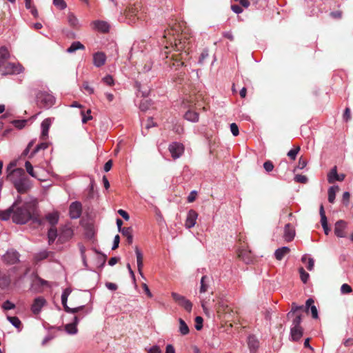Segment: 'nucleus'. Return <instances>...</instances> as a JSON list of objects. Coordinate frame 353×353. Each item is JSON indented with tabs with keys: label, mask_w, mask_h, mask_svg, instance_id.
<instances>
[{
	"label": "nucleus",
	"mask_w": 353,
	"mask_h": 353,
	"mask_svg": "<svg viewBox=\"0 0 353 353\" xmlns=\"http://www.w3.org/2000/svg\"><path fill=\"white\" fill-rule=\"evenodd\" d=\"M10 54L6 46L0 48V72L3 76L19 74L24 70L19 63L9 61Z\"/></svg>",
	"instance_id": "1"
},
{
	"label": "nucleus",
	"mask_w": 353,
	"mask_h": 353,
	"mask_svg": "<svg viewBox=\"0 0 353 353\" xmlns=\"http://www.w3.org/2000/svg\"><path fill=\"white\" fill-rule=\"evenodd\" d=\"M36 207V202H26L21 206L14 209L12 216V221L17 224H25L30 220L34 221L32 210ZM37 221V219H35Z\"/></svg>",
	"instance_id": "2"
},
{
	"label": "nucleus",
	"mask_w": 353,
	"mask_h": 353,
	"mask_svg": "<svg viewBox=\"0 0 353 353\" xmlns=\"http://www.w3.org/2000/svg\"><path fill=\"white\" fill-rule=\"evenodd\" d=\"M36 103L41 108L48 109L55 103V97L46 91H39L36 94Z\"/></svg>",
	"instance_id": "3"
},
{
	"label": "nucleus",
	"mask_w": 353,
	"mask_h": 353,
	"mask_svg": "<svg viewBox=\"0 0 353 353\" xmlns=\"http://www.w3.org/2000/svg\"><path fill=\"white\" fill-rule=\"evenodd\" d=\"M13 185L19 193L24 194L30 189L32 184L28 176H26L20 180L16 181Z\"/></svg>",
	"instance_id": "4"
},
{
	"label": "nucleus",
	"mask_w": 353,
	"mask_h": 353,
	"mask_svg": "<svg viewBox=\"0 0 353 353\" xmlns=\"http://www.w3.org/2000/svg\"><path fill=\"white\" fill-rule=\"evenodd\" d=\"M171 295L174 301L180 306L183 307L187 312H191L192 308V303L190 302V301L187 299L184 296H182L176 292H172Z\"/></svg>",
	"instance_id": "5"
},
{
	"label": "nucleus",
	"mask_w": 353,
	"mask_h": 353,
	"mask_svg": "<svg viewBox=\"0 0 353 353\" xmlns=\"http://www.w3.org/2000/svg\"><path fill=\"white\" fill-rule=\"evenodd\" d=\"M168 150L174 159H177L182 156L184 152V146L179 142H172L169 145Z\"/></svg>",
	"instance_id": "6"
},
{
	"label": "nucleus",
	"mask_w": 353,
	"mask_h": 353,
	"mask_svg": "<svg viewBox=\"0 0 353 353\" xmlns=\"http://www.w3.org/2000/svg\"><path fill=\"white\" fill-rule=\"evenodd\" d=\"M171 31H172V35L173 37H174L175 34H179V30L177 29L176 28H174L171 30ZM170 34V30H167V31H165V34L163 35V37L165 38H167L168 35ZM183 40V38H182V36H179V34H177V38H174V45L176 48V50H184L185 48V41H182Z\"/></svg>",
	"instance_id": "7"
},
{
	"label": "nucleus",
	"mask_w": 353,
	"mask_h": 353,
	"mask_svg": "<svg viewBox=\"0 0 353 353\" xmlns=\"http://www.w3.org/2000/svg\"><path fill=\"white\" fill-rule=\"evenodd\" d=\"M126 17L129 19L132 23H135L136 19L141 18L140 6L137 5L130 6L126 10Z\"/></svg>",
	"instance_id": "8"
},
{
	"label": "nucleus",
	"mask_w": 353,
	"mask_h": 353,
	"mask_svg": "<svg viewBox=\"0 0 353 353\" xmlns=\"http://www.w3.org/2000/svg\"><path fill=\"white\" fill-rule=\"evenodd\" d=\"M347 223L344 220H339L335 223L334 232L338 238H344L346 236V229Z\"/></svg>",
	"instance_id": "9"
},
{
	"label": "nucleus",
	"mask_w": 353,
	"mask_h": 353,
	"mask_svg": "<svg viewBox=\"0 0 353 353\" xmlns=\"http://www.w3.org/2000/svg\"><path fill=\"white\" fill-rule=\"evenodd\" d=\"M3 261L9 265H14L19 261V254L15 250H8L3 256Z\"/></svg>",
	"instance_id": "10"
},
{
	"label": "nucleus",
	"mask_w": 353,
	"mask_h": 353,
	"mask_svg": "<svg viewBox=\"0 0 353 353\" xmlns=\"http://www.w3.org/2000/svg\"><path fill=\"white\" fill-rule=\"evenodd\" d=\"M82 212V205L79 201L72 202L69 208V214L71 219H76L80 217Z\"/></svg>",
	"instance_id": "11"
},
{
	"label": "nucleus",
	"mask_w": 353,
	"mask_h": 353,
	"mask_svg": "<svg viewBox=\"0 0 353 353\" xmlns=\"http://www.w3.org/2000/svg\"><path fill=\"white\" fill-rule=\"evenodd\" d=\"M26 175L25 170L23 168H18L13 169L11 170L8 174V177L10 181L14 184L16 181H19L21 179L25 177Z\"/></svg>",
	"instance_id": "12"
},
{
	"label": "nucleus",
	"mask_w": 353,
	"mask_h": 353,
	"mask_svg": "<svg viewBox=\"0 0 353 353\" xmlns=\"http://www.w3.org/2000/svg\"><path fill=\"white\" fill-rule=\"evenodd\" d=\"M198 213L194 210H190L185 221V226L188 229L193 228L196 223Z\"/></svg>",
	"instance_id": "13"
},
{
	"label": "nucleus",
	"mask_w": 353,
	"mask_h": 353,
	"mask_svg": "<svg viewBox=\"0 0 353 353\" xmlns=\"http://www.w3.org/2000/svg\"><path fill=\"white\" fill-rule=\"evenodd\" d=\"M46 300L43 296H38L34 299L33 303L31 306V310L33 314H38L42 307L46 305Z\"/></svg>",
	"instance_id": "14"
},
{
	"label": "nucleus",
	"mask_w": 353,
	"mask_h": 353,
	"mask_svg": "<svg viewBox=\"0 0 353 353\" xmlns=\"http://www.w3.org/2000/svg\"><path fill=\"white\" fill-rule=\"evenodd\" d=\"M93 28L102 33H107L110 30V25L104 21L97 20L92 22Z\"/></svg>",
	"instance_id": "15"
},
{
	"label": "nucleus",
	"mask_w": 353,
	"mask_h": 353,
	"mask_svg": "<svg viewBox=\"0 0 353 353\" xmlns=\"http://www.w3.org/2000/svg\"><path fill=\"white\" fill-rule=\"evenodd\" d=\"M106 56L102 52H97L93 54V64L97 67L100 68L103 66L105 63Z\"/></svg>",
	"instance_id": "16"
},
{
	"label": "nucleus",
	"mask_w": 353,
	"mask_h": 353,
	"mask_svg": "<svg viewBox=\"0 0 353 353\" xmlns=\"http://www.w3.org/2000/svg\"><path fill=\"white\" fill-rule=\"evenodd\" d=\"M345 179L344 174H338L336 167L334 166L329 174H327V181L330 183H333L335 181H342Z\"/></svg>",
	"instance_id": "17"
},
{
	"label": "nucleus",
	"mask_w": 353,
	"mask_h": 353,
	"mask_svg": "<svg viewBox=\"0 0 353 353\" xmlns=\"http://www.w3.org/2000/svg\"><path fill=\"white\" fill-rule=\"evenodd\" d=\"M319 214H320V216H321V225H322V227L323 228L325 234L326 235H327L329 234L330 231V229L328 227L327 219V217L325 216V210H324V207H323V205L322 204L320 205Z\"/></svg>",
	"instance_id": "18"
},
{
	"label": "nucleus",
	"mask_w": 353,
	"mask_h": 353,
	"mask_svg": "<svg viewBox=\"0 0 353 353\" xmlns=\"http://www.w3.org/2000/svg\"><path fill=\"white\" fill-rule=\"evenodd\" d=\"M295 236V230L290 223H287L284 228L283 237L287 242L292 241Z\"/></svg>",
	"instance_id": "19"
},
{
	"label": "nucleus",
	"mask_w": 353,
	"mask_h": 353,
	"mask_svg": "<svg viewBox=\"0 0 353 353\" xmlns=\"http://www.w3.org/2000/svg\"><path fill=\"white\" fill-rule=\"evenodd\" d=\"M303 334V329L302 327H291L290 338L294 341H298Z\"/></svg>",
	"instance_id": "20"
},
{
	"label": "nucleus",
	"mask_w": 353,
	"mask_h": 353,
	"mask_svg": "<svg viewBox=\"0 0 353 353\" xmlns=\"http://www.w3.org/2000/svg\"><path fill=\"white\" fill-rule=\"evenodd\" d=\"M50 125H51V120L49 118L46 119L42 121L41 125V138L42 139L44 140L48 137Z\"/></svg>",
	"instance_id": "21"
},
{
	"label": "nucleus",
	"mask_w": 353,
	"mask_h": 353,
	"mask_svg": "<svg viewBox=\"0 0 353 353\" xmlns=\"http://www.w3.org/2000/svg\"><path fill=\"white\" fill-rule=\"evenodd\" d=\"M314 300L311 298L308 299L305 303V310L308 312L310 309L312 316L314 319H318V311L316 307L314 305Z\"/></svg>",
	"instance_id": "22"
},
{
	"label": "nucleus",
	"mask_w": 353,
	"mask_h": 353,
	"mask_svg": "<svg viewBox=\"0 0 353 353\" xmlns=\"http://www.w3.org/2000/svg\"><path fill=\"white\" fill-rule=\"evenodd\" d=\"M134 251H135V254H136V256H137V263L138 272L140 274V275L142 277H143V272H142V269L143 267V254H142L141 251L139 249L138 247L135 248Z\"/></svg>",
	"instance_id": "23"
},
{
	"label": "nucleus",
	"mask_w": 353,
	"mask_h": 353,
	"mask_svg": "<svg viewBox=\"0 0 353 353\" xmlns=\"http://www.w3.org/2000/svg\"><path fill=\"white\" fill-rule=\"evenodd\" d=\"M290 252V249L287 246H283L278 248L274 252V256L278 261L283 259L284 256L288 254Z\"/></svg>",
	"instance_id": "24"
},
{
	"label": "nucleus",
	"mask_w": 353,
	"mask_h": 353,
	"mask_svg": "<svg viewBox=\"0 0 353 353\" xmlns=\"http://www.w3.org/2000/svg\"><path fill=\"white\" fill-rule=\"evenodd\" d=\"M184 118L188 121L195 123L199 121V114L196 112L188 110L184 114Z\"/></svg>",
	"instance_id": "25"
},
{
	"label": "nucleus",
	"mask_w": 353,
	"mask_h": 353,
	"mask_svg": "<svg viewBox=\"0 0 353 353\" xmlns=\"http://www.w3.org/2000/svg\"><path fill=\"white\" fill-rule=\"evenodd\" d=\"M121 234L126 237L128 244H132L133 241L132 228L131 227L123 228Z\"/></svg>",
	"instance_id": "26"
},
{
	"label": "nucleus",
	"mask_w": 353,
	"mask_h": 353,
	"mask_svg": "<svg viewBox=\"0 0 353 353\" xmlns=\"http://www.w3.org/2000/svg\"><path fill=\"white\" fill-rule=\"evenodd\" d=\"M11 282L10 276L6 274H0V288L5 289L8 288Z\"/></svg>",
	"instance_id": "27"
},
{
	"label": "nucleus",
	"mask_w": 353,
	"mask_h": 353,
	"mask_svg": "<svg viewBox=\"0 0 353 353\" xmlns=\"http://www.w3.org/2000/svg\"><path fill=\"white\" fill-rule=\"evenodd\" d=\"M68 22L70 27L73 28H78L79 27V22L77 17L73 13L68 14Z\"/></svg>",
	"instance_id": "28"
},
{
	"label": "nucleus",
	"mask_w": 353,
	"mask_h": 353,
	"mask_svg": "<svg viewBox=\"0 0 353 353\" xmlns=\"http://www.w3.org/2000/svg\"><path fill=\"white\" fill-rule=\"evenodd\" d=\"M46 219L52 227H54L59 221V214L57 212L49 213L46 216Z\"/></svg>",
	"instance_id": "29"
},
{
	"label": "nucleus",
	"mask_w": 353,
	"mask_h": 353,
	"mask_svg": "<svg viewBox=\"0 0 353 353\" xmlns=\"http://www.w3.org/2000/svg\"><path fill=\"white\" fill-rule=\"evenodd\" d=\"M85 46L79 41H74L67 49L68 53H73L77 50H84Z\"/></svg>",
	"instance_id": "30"
},
{
	"label": "nucleus",
	"mask_w": 353,
	"mask_h": 353,
	"mask_svg": "<svg viewBox=\"0 0 353 353\" xmlns=\"http://www.w3.org/2000/svg\"><path fill=\"white\" fill-rule=\"evenodd\" d=\"M7 319L8 321L19 331H20L22 328V323L20 319L17 316H7Z\"/></svg>",
	"instance_id": "31"
},
{
	"label": "nucleus",
	"mask_w": 353,
	"mask_h": 353,
	"mask_svg": "<svg viewBox=\"0 0 353 353\" xmlns=\"http://www.w3.org/2000/svg\"><path fill=\"white\" fill-rule=\"evenodd\" d=\"M14 212V208H12L11 206L6 210L0 211V219L3 221H7L10 217H12Z\"/></svg>",
	"instance_id": "32"
},
{
	"label": "nucleus",
	"mask_w": 353,
	"mask_h": 353,
	"mask_svg": "<svg viewBox=\"0 0 353 353\" xmlns=\"http://www.w3.org/2000/svg\"><path fill=\"white\" fill-rule=\"evenodd\" d=\"M248 344L252 352L256 351L259 347V342L254 336L248 337Z\"/></svg>",
	"instance_id": "33"
},
{
	"label": "nucleus",
	"mask_w": 353,
	"mask_h": 353,
	"mask_svg": "<svg viewBox=\"0 0 353 353\" xmlns=\"http://www.w3.org/2000/svg\"><path fill=\"white\" fill-rule=\"evenodd\" d=\"M49 146L48 143L47 142H42L41 143H39L36 145L34 149L30 153V157H34L37 152H39L40 150H44L47 149Z\"/></svg>",
	"instance_id": "34"
},
{
	"label": "nucleus",
	"mask_w": 353,
	"mask_h": 353,
	"mask_svg": "<svg viewBox=\"0 0 353 353\" xmlns=\"http://www.w3.org/2000/svg\"><path fill=\"white\" fill-rule=\"evenodd\" d=\"M339 190V186H332L328 189V201L333 203L336 197V192Z\"/></svg>",
	"instance_id": "35"
},
{
	"label": "nucleus",
	"mask_w": 353,
	"mask_h": 353,
	"mask_svg": "<svg viewBox=\"0 0 353 353\" xmlns=\"http://www.w3.org/2000/svg\"><path fill=\"white\" fill-rule=\"evenodd\" d=\"M179 332L182 335H187L190 332L188 325L181 318L179 319Z\"/></svg>",
	"instance_id": "36"
},
{
	"label": "nucleus",
	"mask_w": 353,
	"mask_h": 353,
	"mask_svg": "<svg viewBox=\"0 0 353 353\" xmlns=\"http://www.w3.org/2000/svg\"><path fill=\"white\" fill-rule=\"evenodd\" d=\"M57 236V230L54 227H52L49 229L48 232V242L49 244L52 243Z\"/></svg>",
	"instance_id": "37"
},
{
	"label": "nucleus",
	"mask_w": 353,
	"mask_h": 353,
	"mask_svg": "<svg viewBox=\"0 0 353 353\" xmlns=\"http://www.w3.org/2000/svg\"><path fill=\"white\" fill-rule=\"evenodd\" d=\"M48 285V281L41 279V277L39 276H37L33 282H32V287L33 288L34 286H37V287H43V286H47Z\"/></svg>",
	"instance_id": "38"
},
{
	"label": "nucleus",
	"mask_w": 353,
	"mask_h": 353,
	"mask_svg": "<svg viewBox=\"0 0 353 353\" xmlns=\"http://www.w3.org/2000/svg\"><path fill=\"white\" fill-rule=\"evenodd\" d=\"M65 330L69 334H76L78 332L77 327L72 323L65 325Z\"/></svg>",
	"instance_id": "39"
},
{
	"label": "nucleus",
	"mask_w": 353,
	"mask_h": 353,
	"mask_svg": "<svg viewBox=\"0 0 353 353\" xmlns=\"http://www.w3.org/2000/svg\"><path fill=\"white\" fill-rule=\"evenodd\" d=\"M84 310H85V305H81V306H79L77 307H73V308L70 307L67 305L64 307V310L67 313H70V314H75V313H78L81 311L84 312Z\"/></svg>",
	"instance_id": "40"
},
{
	"label": "nucleus",
	"mask_w": 353,
	"mask_h": 353,
	"mask_svg": "<svg viewBox=\"0 0 353 353\" xmlns=\"http://www.w3.org/2000/svg\"><path fill=\"white\" fill-rule=\"evenodd\" d=\"M303 263H306L307 261V269L309 271H312L314 269V261L311 257H307L306 256H303L301 259Z\"/></svg>",
	"instance_id": "41"
},
{
	"label": "nucleus",
	"mask_w": 353,
	"mask_h": 353,
	"mask_svg": "<svg viewBox=\"0 0 353 353\" xmlns=\"http://www.w3.org/2000/svg\"><path fill=\"white\" fill-rule=\"evenodd\" d=\"M299 151H300V147L296 146V147L294 148L293 149L290 150L288 152L287 155L290 159L295 160Z\"/></svg>",
	"instance_id": "42"
},
{
	"label": "nucleus",
	"mask_w": 353,
	"mask_h": 353,
	"mask_svg": "<svg viewBox=\"0 0 353 353\" xmlns=\"http://www.w3.org/2000/svg\"><path fill=\"white\" fill-rule=\"evenodd\" d=\"M300 278L303 283H306L309 279L310 274L305 271L303 268H300L299 270Z\"/></svg>",
	"instance_id": "43"
},
{
	"label": "nucleus",
	"mask_w": 353,
	"mask_h": 353,
	"mask_svg": "<svg viewBox=\"0 0 353 353\" xmlns=\"http://www.w3.org/2000/svg\"><path fill=\"white\" fill-rule=\"evenodd\" d=\"M208 279L207 276H203L201 279V287H200V292L204 293L208 290V285L206 283V280Z\"/></svg>",
	"instance_id": "44"
},
{
	"label": "nucleus",
	"mask_w": 353,
	"mask_h": 353,
	"mask_svg": "<svg viewBox=\"0 0 353 353\" xmlns=\"http://www.w3.org/2000/svg\"><path fill=\"white\" fill-rule=\"evenodd\" d=\"M91 110L88 109L85 113L83 111H81V116H82V123H86L88 121L92 119V117L90 115Z\"/></svg>",
	"instance_id": "45"
},
{
	"label": "nucleus",
	"mask_w": 353,
	"mask_h": 353,
	"mask_svg": "<svg viewBox=\"0 0 353 353\" xmlns=\"http://www.w3.org/2000/svg\"><path fill=\"white\" fill-rule=\"evenodd\" d=\"M209 57L208 50V49H203V51L201 53V55L199 57L198 63L201 65L203 64L205 62V60Z\"/></svg>",
	"instance_id": "46"
},
{
	"label": "nucleus",
	"mask_w": 353,
	"mask_h": 353,
	"mask_svg": "<svg viewBox=\"0 0 353 353\" xmlns=\"http://www.w3.org/2000/svg\"><path fill=\"white\" fill-rule=\"evenodd\" d=\"M25 167L26 169L27 172L32 176V177L37 178V175L35 174V172H34L33 166L30 163V161H26L25 163Z\"/></svg>",
	"instance_id": "47"
},
{
	"label": "nucleus",
	"mask_w": 353,
	"mask_h": 353,
	"mask_svg": "<svg viewBox=\"0 0 353 353\" xmlns=\"http://www.w3.org/2000/svg\"><path fill=\"white\" fill-rule=\"evenodd\" d=\"M82 88L88 94H92L94 92V89L89 85L88 81H84L82 84Z\"/></svg>",
	"instance_id": "48"
},
{
	"label": "nucleus",
	"mask_w": 353,
	"mask_h": 353,
	"mask_svg": "<svg viewBox=\"0 0 353 353\" xmlns=\"http://www.w3.org/2000/svg\"><path fill=\"white\" fill-rule=\"evenodd\" d=\"M90 311H91L90 310H85L83 312V314L82 315L79 314V316H74V319H73V322L72 323L75 324V325L77 327V325H78V323L80 321V319H83L85 315L89 314L90 312Z\"/></svg>",
	"instance_id": "49"
},
{
	"label": "nucleus",
	"mask_w": 353,
	"mask_h": 353,
	"mask_svg": "<svg viewBox=\"0 0 353 353\" xmlns=\"http://www.w3.org/2000/svg\"><path fill=\"white\" fill-rule=\"evenodd\" d=\"M53 4L61 10L67 7V4L64 0H53Z\"/></svg>",
	"instance_id": "50"
},
{
	"label": "nucleus",
	"mask_w": 353,
	"mask_h": 353,
	"mask_svg": "<svg viewBox=\"0 0 353 353\" xmlns=\"http://www.w3.org/2000/svg\"><path fill=\"white\" fill-rule=\"evenodd\" d=\"M102 81L107 85H109V86H112L114 84V81L113 79V77L110 75V74H108L106 76H105L103 79H102Z\"/></svg>",
	"instance_id": "51"
},
{
	"label": "nucleus",
	"mask_w": 353,
	"mask_h": 353,
	"mask_svg": "<svg viewBox=\"0 0 353 353\" xmlns=\"http://www.w3.org/2000/svg\"><path fill=\"white\" fill-rule=\"evenodd\" d=\"M27 123L26 120H14L12 121V124L14 126L18 129H22L25 127Z\"/></svg>",
	"instance_id": "52"
},
{
	"label": "nucleus",
	"mask_w": 353,
	"mask_h": 353,
	"mask_svg": "<svg viewBox=\"0 0 353 353\" xmlns=\"http://www.w3.org/2000/svg\"><path fill=\"white\" fill-rule=\"evenodd\" d=\"M352 292V288L350 285H348L347 283H344L341 285V294H350Z\"/></svg>",
	"instance_id": "53"
},
{
	"label": "nucleus",
	"mask_w": 353,
	"mask_h": 353,
	"mask_svg": "<svg viewBox=\"0 0 353 353\" xmlns=\"http://www.w3.org/2000/svg\"><path fill=\"white\" fill-rule=\"evenodd\" d=\"M150 105V103L147 99H143L141 101L139 108L141 111H146Z\"/></svg>",
	"instance_id": "54"
},
{
	"label": "nucleus",
	"mask_w": 353,
	"mask_h": 353,
	"mask_svg": "<svg viewBox=\"0 0 353 353\" xmlns=\"http://www.w3.org/2000/svg\"><path fill=\"white\" fill-rule=\"evenodd\" d=\"M307 178L305 175L296 174L294 176V181L297 183H306L307 182Z\"/></svg>",
	"instance_id": "55"
},
{
	"label": "nucleus",
	"mask_w": 353,
	"mask_h": 353,
	"mask_svg": "<svg viewBox=\"0 0 353 353\" xmlns=\"http://www.w3.org/2000/svg\"><path fill=\"white\" fill-rule=\"evenodd\" d=\"M2 307L5 310H10L14 309L15 307V305L12 303L11 301L7 300L3 302Z\"/></svg>",
	"instance_id": "56"
},
{
	"label": "nucleus",
	"mask_w": 353,
	"mask_h": 353,
	"mask_svg": "<svg viewBox=\"0 0 353 353\" xmlns=\"http://www.w3.org/2000/svg\"><path fill=\"white\" fill-rule=\"evenodd\" d=\"M302 308H303V306H302V305L299 306V305H297L295 303H293L292 304V309H291L290 312H289L288 313L287 316H288V318H290V316L291 315H292V314H293L294 313H295L296 311H298L299 310H301V309H302Z\"/></svg>",
	"instance_id": "57"
},
{
	"label": "nucleus",
	"mask_w": 353,
	"mask_h": 353,
	"mask_svg": "<svg viewBox=\"0 0 353 353\" xmlns=\"http://www.w3.org/2000/svg\"><path fill=\"white\" fill-rule=\"evenodd\" d=\"M263 168L264 169L268 172H270L273 170L274 169V165L272 161H266L263 163Z\"/></svg>",
	"instance_id": "58"
},
{
	"label": "nucleus",
	"mask_w": 353,
	"mask_h": 353,
	"mask_svg": "<svg viewBox=\"0 0 353 353\" xmlns=\"http://www.w3.org/2000/svg\"><path fill=\"white\" fill-rule=\"evenodd\" d=\"M145 350H147V353H162L161 348L157 345Z\"/></svg>",
	"instance_id": "59"
},
{
	"label": "nucleus",
	"mask_w": 353,
	"mask_h": 353,
	"mask_svg": "<svg viewBox=\"0 0 353 353\" xmlns=\"http://www.w3.org/2000/svg\"><path fill=\"white\" fill-rule=\"evenodd\" d=\"M301 321H302L301 316L297 315L292 321V327H301Z\"/></svg>",
	"instance_id": "60"
},
{
	"label": "nucleus",
	"mask_w": 353,
	"mask_h": 353,
	"mask_svg": "<svg viewBox=\"0 0 353 353\" xmlns=\"http://www.w3.org/2000/svg\"><path fill=\"white\" fill-rule=\"evenodd\" d=\"M230 131L234 136H237L239 134V127L235 123L230 124Z\"/></svg>",
	"instance_id": "61"
},
{
	"label": "nucleus",
	"mask_w": 353,
	"mask_h": 353,
	"mask_svg": "<svg viewBox=\"0 0 353 353\" xmlns=\"http://www.w3.org/2000/svg\"><path fill=\"white\" fill-rule=\"evenodd\" d=\"M195 322H196V325H195L196 330H200L203 327V325H202L203 318L201 316H196L195 318Z\"/></svg>",
	"instance_id": "62"
},
{
	"label": "nucleus",
	"mask_w": 353,
	"mask_h": 353,
	"mask_svg": "<svg viewBox=\"0 0 353 353\" xmlns=\"http://www.w3.org/2000/svg\"><path fill=\"white\" fill-rule=\"evenodd\" d=\"M350 194L349 192H345L343 194L342 201L345 205H347L350 201Z\"/></svg>",
	"instance_id": "63"
},
{
	"label": "nucleus",
	"mask_w": 353,
	"mask_h": 353,
	"mask_svg": "<svg viewBox=\"0 0 353 353\" xmlns=\"http://www.w3.org/2000/svg\"><path fill=\"white\" fill-rule=\"evenodd\" d=\"M350 109L349 108H346L343 114V119L345 122H347L350 119Z\"/></svg>",
	"instance_id": "64"
}]
</instances>
